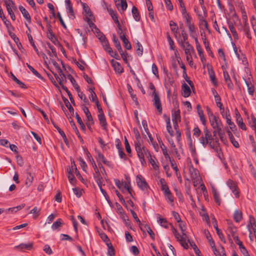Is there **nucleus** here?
<instances>
[{
	"label": "nucleus",
	"instance_id": "21",
	"mask_svg": "<svg viewBox=\"0 0 256 256\" xmlns=\"http://www.w3.org/2000/svg\"><path fill=\"white\" fill-rule=\"evenodd\" d=\"M70 169V168H69ZM72 173L74 172L76 176H78V178L80 180L82 179V176L80 175V172L76 168V164H75V162L74 160H71V168Z\"/></svg>",
	"mask_w": 256,
	"mask_h": 256
},
{
	"label": "nucleus",
	"instance_id": "2",
	"mask_svg": "<svg viewBox=\"0 0 256 256\" xmlns=\"http://www.w3.org/2000/svg\"><path fill=\"white\" fill-rule=\"evenodd\" d=\"M135 149L137 153L138 158L142 166L146 165V161L144 156H150V152L140 142H138L135 144Z\"/></svg>",
	"mask_w": 256,
	"mask_h": 256
},
{
	"label": "nucleus",
	"instance_id": "18",
	"mask_svg": "<svg viewBox=\"0 0 256 256\" xmlns=\"http://www.w3.org/2000/svg\"><path fill=\"white\" fill-rule=\"evenodd\" d=\"M19 9L22 14L23 16L26 20L29 23L31 22L30 16L26 9L22 6H19Z\"/></svg>",
	"mask_w": 256,
	"mask_h": 256
},
{
	"label": "nucleus",
	"instance_id": "12",
	"mask_svg": "<svg viewBox=\"0 0 256 256\" xmlns=\"http://www.w3.org/2000/svg\"><path fill=\"white\" fill-rule=\"evenodd\" d=\"M156 218L158 220V222L162 226H163L164 228H168V226H170V224H172L170 223H168L166 218H162L160 215L159 214H156Z\"/></svg>",
	"mask_w": 256,
	"mask_h": 256
},
{
	"label": "nucleus",
	"instance_id": "26",
	"mask_svg": "<svg viewBox=\"0 0 256 256\" xmlns=\"http://www.w3.org/2000/svg\"><path fill=\"white\" fill-rule=\"evenodd\" d=\"M164 196L167 202L170 204L172 205L174 202V199L170 191L165 192L164 194Z\"/></svg>",
	"mask_w": 256,
	"mask_h": 256
},
{
	"label": "nucleus",
	"instance_id": "5",
	"mask_svg": "<svg viewBox=\"0 0 256 256\" xmlns=\"http://www.w3.org/2000/svg\"><path fill=\"white\" fill-rule=\"evenodd\" d=\"M152 96H153V104L156 108L160 114L162 113V106L160 102V96L156 92H152Z\"/></svg>",
	"mask_w": 256,
	"mask_h": 256
},
{
	"label": "nucleus",
	"instance_id": "61",
	"mask_svg": "<svg viewBox=\"0 0 256 256\" xmlns=\"http://www.w3.org/2000/svg\"><path fill=\"white\" fill-rule=\"evenodd\" d=\"M170 26L171 30L174 33H177L178 28L176 23L173 21H170Z\"/></svg>",
	"mask_w": 256,
	"mask_h": 256
},
{
	"label": "nucleus",
	"instance_id": "52",
	"mask_svg": "<svg viewBox=\"0 0 256 256\" xmlns=\"http://www.w3.org/2000/svg\"><path fill=\"white\" fill-rule=\"evenodd\" d=\"M194 41L196 42V48L198 50V55L200 56H202L203 52H202V48H201V46L200 45V44L199 43L198 40L196 38H194Z\"/></svg>",
	"mask_w": 256,
	"mask_h": 256
},
{
	"label": "nucleus",
	"instance_id": "39",
	"mask_svg": "<svg viewBox=\"0 0 256 256\" xmlns=\"http://www.w3.org/2000/svg\"><path fill=\"white\" fill-rule=\"evenodd\" d=\"M67 170L68 172V180L72 184H74L76 182V179L74 178V174H72V170L70 169H68V168H67Z\"/></svg>",
	"mask_w": 256,
	"mask_h": 256
},
{
	"label": "nucleus",
	"instance_id": "23",
	"mask_svg": "<svg viewBox=\"0 0 256 256\" xmlns=\"http://www.w3.org/2000/svg\"><path fill=\"white\" fill-rule=\"evenodd\" d=\"M182 94L184 97L187 98L190 96L191 91L190 87L186 84H184L182 86Z\"/></svg>",
	"mask_w": 256,
	"mask_h": 256
},
{
	"label": "nucleus",
	"instance_id": "19",
	"mask_svg": "<svg viewBox=\"0 0 256 256\" xmlns=\"http://www.w3.org/2000/svg\"><path fill=\"white\" fill-rule=\"evenodd\" d=\"M197 112L202 124L206 125V120L204 118L203 110L200 105L198 104L196 106Z\"/></svg>",
	"mask_w": 256,
	"mask_h": 256
},
{
	"label": "nucleus",
	"instance_id": "9",
	"mask_svg": "<svg viewBox=\"0 0 256 256\" xmlns=\"http://www.w3.org/2000/svg\"><path fill=\"white\" fill-rule=\"evenodd\" d=\"M180 46L184 50L185 54H190V53H193L194 52V47L189 43V42H180Z\"/></svg>",
	"mask_w": 256,
	"mask_h": 256
},
{
	"label": "nucleus",
	"instance_id": "28",
	"mask_svg": "<svg viewBox=\"0 0 256 256\" xmlns=\"http://www.w3.org/2000/svg\"><path fill=\"white\" fill-rule=\"evenodd\" d=\"M146 158H148L150 163L152 164L154 169L155 170H157L158 169L159 166L155 162L156 158L154 156H152L151 154H150V156H146Z\"/></svg>",
	"mask_w": 256,
	"mask_h": 256
},
{
	"label": "nucleus",
	"instance_id": "15",
	"mask_svg": "<svg viewBox=\"0 0 256 256\" xmlns=\"http://www.w3.org/2000/svg\"><path fill=\"white\" fill-rule=\"evenodd\" d=\"M212 223L220 238L222 240H223L224 239V236L221 230L218 228L216 220L214 218H212Z\"/></svg>",
	"mask_w": 256,
	"mask_h": 256
},
{
	"label": "nucleus",
	"instance_id": "45",
	"mask_svg": "<svg viewBox=\"0 0 256 256\" xmlns=\"http://www.w3.org/2000/svg\"><path fill=\"white\" fill-rule=\"evenodd\" d=\"M41 209L36 206L34 207L30 212V214H34V218H36L40 214Z\"/></svg>",
	"mask_w": 256,
	"mask_h": 256
},
{
	"label": "nucleus",
	"instance_id": "25",
	"mask_svg": "<svg viewBox=\"0 0 256 256\" xmlns=\"http://www.w3.org/2000/svg\"><path fill=\"white\" fill-rule=\"evenodd\" d=\"M190 174L191 178L192 180H198L199 178V172L196 168L193 167L190 168Z\"/></svg>",
	"mask_w": 256,
	"mask_h": 256
},
{
	"label": "nucleus",
	"instance_id": "16",
	"mask_svg": "<svg viewBox=\"0 0 256 256\" xmlns=\"http://www.w3.org/2000/svg\"><path fill=\"white\" fill-rule=\"evenodd\" d=\"M111 63L116 72L121 74L123 72L124 69L119 62L112 60H111Z\"/></svg>",
	"mask_w": 256,
	"mask_h": 256
},
{
	"label": "nucleus",
	"instance_id": "36",
	"mask_svg": "<svg viewBox=\"0 0 256 256\" xmlns=\"http://www.w3.org/2000/svg\"><path fill=\"white\" fill-rule=\"evenodd\" d=\"M112 41L118 52H122V48L120 42L114 34H113Z\"/></svg>",
	"mask_w": 256,
	"mask_h": 256
},
{
	"label": "nucleus",
	"instance_id": "11",
	"mask_svg": "<svg viewBox=\"0 0 256 256\" xmlns=\"http://www.w3.org/2000/svg\"><path fill=\"white\" fill-rule=\"evenodd\" d=\"M56 79L57 81L58 82L59 84L61 86L62 88L66 92V93H67V94H68V98H70L72 104L74 106L75 105L74 100V99L72 98V96L71 92L68 90L67 88V87L64 86L62 82V81H61L60 78L58 77V78H56Z\"/></svg>",
	"mask_w": 256,
	"mask_h": 256
},
{
	"label": "nucleus",
	"instance_id": "24",
	"mask_svg": "<svg viewBox=\"0 0 256 256\" xmlns=\"http://www.w3.org/2000/svg\"><path fill=\"white\" fill-rule=\"evenodd\" d=\"M208 73L210 80L212 82L214 86L216 85V80L214 72L212 67H208Z\"/></svg>",
	"mask_w": 256,
	"mask_h": 256
},
{
	"label": "nucleus",
	"instance_id": "58",
	"mask_svg": "<svg viewBox=\"0 0 256 256\" xmlns=\"http://www.w3.org/2000/svg\"><path fill=\"white\" fill-rule=\"evenodd\" d=\"M167 78L168 79L166 80V82L165 84L166 88H168V86H174V80L173 78L170 76H168V75L167 76Z\"/></svg>",
	"mask_w": 256,
	"mask_h": 256
},
{
	"label": "nucleus",
	"instance_id": "7",
	"mask_svg": "<svg viewBox=\"0 0 256 256\" xmlns=\"http://www.w3.org/2000/svg\"><path fill=\"white\" fill-rule=\"evenodd\" d=\"M98 37L99 40H100L104 48L108 53L112 50V48L110 47L109 43L108 40L106 39V36L100 32L98 34Z\"/></svg>",
	"mask_w": 256,
	"mask_h": 256
},
{
	"label": "nucleus",
	"instance_id": "49",
	"mask_svg": "<svg viewBox=\"0 0 256 256\" xmlns=\"http://www.w3.org/2000/svg\"><path fill=\"white\" fill-rule=\"evenodd\" d=\"M216 149L214 148H211L212 149L214 150L216 152L218 156L220 158V159L222 160L223 158V154L222 152L221 148L220 147V143L218 142V146H216Z\"/></svg>",
	"mask_w": 256,
	"mask_h": 256
},
{
	"label": "nucleus",
	"instance_id": "57",
	"mask_svg": "<svg viewBox=\"0 0 256 256\" xmlns=\"http://www.w3.org/2000/svg\"><path fill=\"white\" fill-rule=\"evenodd\" d=\"M182 34V40H180L178 41L179 44H180V42L184 43V42H188V36L186 32L184 30V29H183L182 30V34Z\"/></svg>",
	"mask_w": 256,
	"mask_h": 256
},
{
	"label": "nucleus",
	"instance_id": "55",
	"mask_svg": "<svg viewBox=\"0 0 256 256\" xmlns=\"http://www.w3.org/2000/svg\"><path fill=\"white\" fill-rule=\"evenodd\" d=\"M236 122L240 128L243 130H246V126L243 122L241 116H238V118L236 120Z\"/></svg>",
	"mask_w": 256,
	"mask_h": 256
},
{
	"label": "nucleus",
	"instance_id": "10",
	"mask_svg": "<svg viewBox=\"0 0 256 256\" xmlns=\"http://www.w3.org/2000/svg\"><path fill=\"white\" fill-rule=\"evenodd\" d=\"M186 24L188 27L190 32V34H193L196 32V28L194 26V22H192V18L191 17L185 19Z\"/></svg>",
	"mask_w": 256,
	"mask_h": 256
},
{
	"label": "nucleus",
	"instance_id": "62",
	"mask_svg": "<svg viewBox=\"0 0 256 256\" xmlns=\"http://www.w3.org/2000/svg\"><path fill=\"white\" fill-rule=\"evenodd\" d=\"M167 40L168 42V44L170 46V50H174V44L172 40V38L169 34L167 35Z\"/></svg>",
	"mask_w": 256,
	"mask_h": 256
},
{
	"label": "nucleus",
	"instance_id": "59",
	"mask_svg": "<svg viewBox=\"0 0 256 256\" xmlns=\"http://www.w3.org/2000/svg\"><path fill=\"white\" fill-rule=\"evenodd\" d=\"M160 148H162V153H163L165 158H166V159L167 158L170 159V156L169 154L168 153L167 150H166L165 146L164 144L163 143H162V144H160Z\"/></svg>",
	"mask_w": 256,
	"mask_h": 256
},
{
	"label": "nucleus",
	"instance_id": "53",
	"mask_svg": "<svg viewBox=\"0 0 256 256\" xmlns=\"http://www.w3.org/2000/svg\"><path fill=\"white\" fill-rule=\"evenodd\" d=\"M63 100L66 106L70 112L72 114H74V109L70 104L68 100L66 98H64Z\"/></svg>",
	"mask_w": 256,
	"mask_h": 256
},
{
	"label": "nucleus",
	"instance_id": "32",
	"mask_svg": "<svg viewBox=\"0 0 256 256\" xmlns=\"http://www.w3.org/2000/svg\"><path fill=\"white\" fill-rule=\"evenodd\" d=\"M132 12L134 20L137 22L140 21V16L138 12V8L135 6H134L132 7Z\"/></svg>",
	"mask_w": 256,
	"mask_h": 256
},
{
	"label": "nucleus",
	"instance_id": "3",
	"mask_svg": "<svg viewBox=\"0 0 256 256\" xmlns=\"http://www.w3.org/2000/svg\"><path fill=\"white\" fill-rule=\"evenodd\" d=\"M179 224V228L181 230L182 232V242H183L184 248L186 249H187L188 248V238L186 234V227L185 223L181 220L180 222H178Z\"/></svg>",
	"mask_w": 256,
	"mask_h": 256
},
{
	"label": "nucleus",
	"instance_id": "43",
	"mask_svg": "<svg viewBox=\"0 0 256 256\" xmlns=\"http://www.w3.org/2000/svg\"><path fill=\"white\" fill-rule=\"evenodd\" d=\"M166 130L169 133V134L171 136H174V131L172 129L171 124H170V118H168L166 120Z\"/></svg>",
	"mask_w": 256,
	"mask_h": 256
},
{
	"label": "nucleus",
	"instance_id": "29",
	"mask_svg": "<svg viewBox=\"0 0 256 256\" xmlns=\"http://www.w3.org/2000/svg\"><path fill=\"white\" fill-rule=\"evenodd\" d=\"M242 214L240 210H236L234 214V219L236 222H240L242 218Z\"/></svg>",
	"mask_w": 256,
	"mask_h": 256
},
{
	"label": "nucleus",
	"instance_id": "54",
	"mask_svg": "<svg viewBox=\"0 0 256 256\" xmlns=\"http://www.w3.org/2000/svg\"><path fill=\"white\" fill-rule=\"evenodd\" d=\"M4 2L6 6V10L14 8V3L12 0H4Z\"/></svg>",
	"mask_w": 256,
	"mask_h": 256
},
{
	"label": "nucleus",
	"instance_id": "64",
	"mask_svg": "<svg viewBox=\"0 0 256 256\" xmlns=\"http://www.w3.org/2000/svg\"><path fill=\"white\" fill-rule=\"evenodd\" d=\"M144 228L146 229L150 238L154 240V234L151 228L146 224L144 226Z\"/></svg>",
	"mask_w": 256,
	"mask_h": 256
},
{
	"label": "nucleus",
	"instance_id": "46",
	"mask_svg": "<svg viewBox=\"0 0 256 256\" xmlns=\"http://www.w3.org/2000/svg\"><path fill=\"white\" fill-rule=\"evenodd\" d=\"M136 53L138 56H141L143 53V48L139 42L136 43Z\"/></svg>",
	"mask_w": 256,
	"mask_h": 256
},
{
	"label": "nucleus",
	"instance_id": "42",
	"mask_svg": "<svg viewBox=\"0 0 256 256\" xmlns=\"http://www.w3.org/2000/svg\"><path fill=\"white\" fill-rule=\"evenodd\" d=\"M62 225V220L60 218L57 220L52 226V229L54 230L58 229Z\"/></svg>",
	"mask_w": 256,
	"mask_h": 256
},
{
	"label": "nucleus",
	"instance_id": "38",
	"mask_svg": "<svg viewBox=\"0 0 256 256\" xmlns=\"http://www.w3.org/2000/svg\"><path fill=\"white\" fill-rule=\"evenodd\" d=\"M172 122H176L180 120V110H177L174 111L172 113Z\"/></svg>",
	"mask_w": 256,
	"mask_h": 256
},
{
	"label": "nucleus",
	"instance_id": "47",
	"mask_svg": "<svg viewBox=\"0 0 256 256\" xmlns=\"http://www.w3.org/2000/svg\"><path fill=\"white\" fill-rule=\"evenodd\" d=\"M52 124L54 126V127L58 130L59 134H60V136L62 137L64 141L66 142L67 140L66 136L63 130H62L60 128H59L57 125H56L54 122H52Z\"/></svg>",
	"mask_w": 256,
	"mask_h": 256
},
{
	"label": "nucleus",
	"instance_id": "33",
	"mask_svg": "<svg viewBox=\"0 0 256 256\" xmlns=\"http://www.w3.org/2000/svg\"><path fill=\"white\" fill-rule=\"evenodd\" d=\"M81 4L82 6V8H83L84 11L87 14L86 16L92 17L93 16L92 14L90 8L88 7V6L86 4H85L83 2H81Z\"/></svg>",
	"mask_w": 256,
	"mask_h": 256
},
{
	"label": "nucleus",
	"instance_id": "44",
	"mask_svg": "<svg viewBox=\"0 0 256 256\" xmlns=\"http://www.w3.org/2000/svg\"><path fill=\"white\" fill-rule=\"evenodd\" d=\"M34 180V176L30 172H28L27 178L26 181V184L28 187L30 186L32 182Z\"/></svg>",
	"mask_w": 256,
	"mask_h": 256
},
{
	"label": "nucleus",
	"instance_id": "13",
	"mask_svg": "<svg viewBox=\"0 0 256 256\" xmlns=\"http://www.w3.org/2000/svg\"><path fill=\"white\" fill-rule=\"evenodd\" d=\"M82 110L86 116L88 120L90 122V124H87L88 126L89 127L90 126L89 125L90 124H94V120H93L91 114L88 108L86 106H84L82 107Z\"/></svg>",
	"mask_w": 256,
	"mask_h": 256
},
{
	"label": "nucleus",
	"instance_id": "60",
	"mask_svg": "<svg viewBox=\"0 0 256 256\" xmlns=\"http://www.w3.org/2000/svg\"><path fill=\"white\" fill-rule=\"evenodd\" d=\"M48 38L50 40V41L53 42L54 44H56V42H58V40L54 35V34L52 32H49V33L48 34Z\"/></svg>",
	"mask_w": 256,
	"mask_h": 256
},
{
	"label": "nucleus",
	"instance_id": "56",
	"mask_svg": "<svg viewBox=\"0 0 256 256\" xmlns=\"http://www.w3.org/2000/svg\"><path fill=\"white\" fill-rule=\"evenodd\" d=\"M214 199V201L216 204H218V205L220 204V197L219 194L216 190H214L212 191Z\"/></svg>",
	"mask_w": 256,
	"mask_h": 256
},
{
	"label": "nucleus",
	"instance_id": "34",
	"mask_svg": "<svg viewBox=\"0 0 256 256\" xmlns=\"http://www.w3.org/2000/svg\"><path fill=\"white\" fill-rule=\"evenodd\" d=\"M200 20V28L201 26H204L206 29L209 30L208 24L206 21L204 19V16L202 14H198Z\"/></svg>",
	"mask_w": 256,
	"mask_h": 256
},
{
	"label": "nucleus",
	"instance_id": "63",
	"mask_svg": "<svg viewBox=\"0 0 256 256\" xmlns=\"http://www.w3.org/2000/svg\"><path fill=\"white\" fill-rule=\"evenodd\" d=\"M12 80L18 84L22 88H26V85L18 79L14 75L12 74Z\"/></svg>",
	"mask_w": 256,
	"mask_h": 256
},
{
	"label": "nucleus",
	"instance_id": "1",
	"mask_svg": "<svg viewBox=\"0 0 256 256\" xmlns=\"http://www.w3.org/2000/svg\"><path fill=\"white\" fill-rule=\"evenodd\" d=\"M200 142L204 148L208 145L210 148H215L216 149L219 142L218 138H213L210 132L207 128L204 130V134L200 138Z\"/></svg>",
	"mask_w": 256,
	"mask_h": 256
},
{
	"label": "nucleus",
	"instance_id": "6",
	"mask_svg": "<svg viewBox=\"0 0 256 256\" xmlns=\"http://www.w3.org/2000/svg\"><path fill=\"white\" fill-rule=\"evenodd\" d=\"M136 182L138 186L142 190H146L148 188L147 182L142 176L138 175L136 178Z\"/></svg>",
	"mask_w": 256,
	"mask_h": 256
},
{
	"label": "nucleus",
	"instance_id": "40",
	"mask_svg": "<svg viewBox=\"0 0 256 256\" xmlns=\"http://www.w3.org/2000/svg\"><path fill=\"white\" fill-rule=\"evenodd\" d=\"M58 73L60 76H58L56 74H54V76L55 78H58H58H60L62 83L63 80H64L65 82H66V78H67V77L64 74V73L63 72L61 68L58 70Z\"/></svg>",
	"mask_w": 256,
	"mask_h": 256
},
{
	"label": "nucleus",
	"instance_id": "4",
	"mask_svg": "<svg viewBox=\"0 0 256 256\" xmlns=\"http://www.w3.org/2000/svg\"><path fill=\"white\" fill-rule=\"evenodd\" d=\"M210 122L213 128H216L218 130L223 129V125L218 116H214L209 119Z\"/></svg>",
	"mask_w": 256,
	"mask_h": 256
},
{
	"label": "nucleus",
	"instance_id": "27",
	"mask_svg": "<svg viewBox=\"0 0 256 256\" xmlns=\"http://www.w3.org/2000/svg\"><path fill=\"white\" fill-rule=\"evenodd\" d=\"M66 8L68 17L72 19L75 18L72 4L70 5L66 6Z\"/></svg>",
	"mask_w": 256,
	"mask_h": 256
},
{
	"label": "nucleus",
	"instance_id": "48",
	"mask_svg": "<svg viewBox=\"0 0 256 256\" xmlns=\"http://www.w3.org/2000/svg\"><path fill=\"white\" fill-rule=\"evenodd\" d=\"M26 66L29 68V70L33 73L36 76H37L38 78L41 80L43 79L42 76L36 70H34L33 67H32L28 63H26Z\"/></svg>",
	"mask_w": 256,
	"mask_h": 256
},
{
	"label": "nucleus",
	"instance_id": "51",
	"mask_svg": "<svg viewBox=\"0 0 256 256\" xmlns=\"http://www.w3.org/2000/svg\"><path fill=\"white\" fill-rule=\"evenodd\" d=\"M76 118L77 120L78 123L80 124L81 129L82 130H85L86 128L84 124L83 123L82 118L79 116L78 113H76Z\"/></svg>",
	"mask_w": 256,
	"mask_h": 256
},
{
	"label": "nucleus",
	"instance_id": "37",
	"mask_svg": "<svg viewBox=\"0 0 256 256\" xmlns=\"http://www.w3.org/2000/svg\"><path fill=\"white\" fill-rule=\"evenodd\" d=\"M32 248V244H20L18 246H15L16 248H20V250L26 249L28 250H30Z\"/></svg>",
	"mask_w": 256,
	"mask_h": 256
},
{
	"label": "nucleus",
	"instance_id": "17",
	"mask_svg": "<svg viewBox=\"0 0 256 256\" xmlns=\"http://www.w3.org/2000/svg\"><path fill=\"white\" fill-rule=\"evenodd\" d=\"M244 80L247 86L248 94L252 96L254 91V88L253 84L250 82V78L248 80L244 78Z\"/></svg>",
	"mask_w": 256,
	"mask_h": 256
},
{
	"label": "nucleus",
	"instance_id": "20",
	"mask_svg": "<svg viewBox=\"0 0 256 256\" xmlns=\"http://www.w3.org/2000/svg\"><path fill=\"white\" fill-rule=\"evenodd\" d=\"M98 118L100 126L103 127L104 130H106V128L107 122L104 112H102L98 115Z\"/></svg>",
	"mask_w": 256,
	"mask_h": 256
},
{
	"label": "nucleus",
	"instance_id": "14",
	"mask_svg": "<svg viewBox=\"0 0 256 256\" xmlns=\"http://www.w3.org/2000/svg\"><path fill=\"white\" fill-rule=\"evenodd\" d=\"M234 240L238 246L239 248L243 254L248 252L246 247L243 245L242 242L239 240L238 236H234Z\"/></svg>",
	"mask_w": 256,
	"mask_h": 256
},
{
	"label": "nucleus",
	"instance_id": "31",
	"mask_svg": "<svg viewBox=\"0 0 256 256\" xmlns=\"http://www.w3.org/2000/svg\"><path fill=\"white\" fill-rule=\"evenodd\" d=\"M228 28L230 30V32L232 33V36L234 39L238 40V36L236 32V30L234 27L233 24L231 22H228Z\"/></svg>",
	"mask_w": 256,
	"mask_h": 256
},
{
	"label": "nucleus",
	"instance_id": "50",
	"mask_svg": "<svg viewBox=\"0 0 256 256\" xmlns=\"http://www.w3.org/2000/svg\"><path fill=\"white\" fill-rule=\"evenodd\" d=\"M92 17L86 16L87 19V22L89 25V26L93 30L94 28L96 30V32H97V31H99V30L96 28V26L92 22V21L91 20Z\"/></svg>",
	"mask_w": 256,
	"mask_h": 256
},
{
	"label": "nucleus",
	"instance_id": "35",
	"mask_svg": "<svg viewBox=\"0 0 256 256\" xmlns=\"http://www.w3.org/2000/svg\"><path fill=\"white\" fill-rule=\"evenodd\" d=\"M234 50L238 60H242L246 58L244 55L242 53L241 50H238V48L234 44H233Z\"/></svg>",
	"mask_w": 256,
	"mask_h": 256
},
{
	"label": "nucleus",
	"instance_id": "22",
	"mask_svg": "<svg viewBox=\"0 0 256 256\" xmlns=\"http://www.w3.org/2000/svg\"><path fill=\"white\" fill-rule=\"evenodd\" d=\"M171 226V230L172 231V234L174 236L175 238L177 239L178 241L180 242V244L182 246L184 247V244H183V242H182V234H180L178 232H177L176 230L174 227V226L172 224H170Z\"/></svg>",
	"mask_w": 256,
	"mask_h": 256
},
{
	"label": "nucleus",
	"instance_id": "30",
	"mask_svg": "<svg viewBox=\"0 0 256 256\" xmlns=\"http://www.w3.org/2000/svg\"><path fill=\"white\" fill-rule=\"evenodd\" d=\"M98 160H102V162L107 166L109 167L111 166L110 162L106 160L104 158V154L100 152H98Z\"/></svg>",
	"mask_w": 256,
	"mask_h": 256
},
{
	"label": "nucleus",
	"instance_id": "41",
	"mask_svg": "<svg viewBox=\"0 0 256 256\" xmlns=\"http://www.w3.org/2000/svg\"><path fill=\"white\" fill-rule=\"evenodd\" d=\"M108 11L110 15L111 16L112 20H114V22L117 25L119 26L120 22L118 20V17H117L116 12L112 9H110V10L108 9Z\"/></svg>",
	"mask_w": 256,
	"mask_h": 256
},
{
	"label": "nucleus",
	"instance_id": "8",
	"mask_svg": "<svg viewBox=\"0 0 256 256\" xmlns=\"http://www.w3.org/2000/svg\"><path fill=\"white\" fill-rule=\"evenodd\" d=\"M226 184L228 188L231 190L234 196L238 198L239 196V192L238 190V186L232 180L229 179L226 182Z\"/></svg>",
	"mask_w": 256,
	"mask_h": 256
}]
</instances>
